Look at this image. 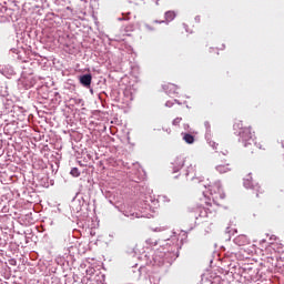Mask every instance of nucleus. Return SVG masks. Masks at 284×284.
Here are the masks:
<instances>
[{"instance_id":"1","label":"nucleus","mask_w":284,"mask_h":284,"mask_svg":"<svg viewBox=\"0 0 284 284\" xmlns=\"http://www.w3.org/2000/svg\"><path fill=\"white\" fill-rule=\"evenodd\" d=\"M235 130H240V139L244 146L255 145L256 135L252 131V126H243V121H237L234 124Z\"/></svg>"},{"instance_id":"2","label":"nucleus","mask_w":284,"mask_h":284,"mask_svg":"<svg viewBox=\"0 0 284 284\" xmlns=\"http://www.w3.org/2000/svg\"><path fill=\"white\" fill-rule=\"evenodd\" d=\"M243 185L246 189L255 190L257 197L260 196V193L264 192L260 183H254L252 174H246V176L243 179Z\"/></svg>"},{"instance_id":"3","label":"nucleus","mask_w":284,"mask_h":284,"mask_svg":"<svg viewBox=\"0 0 284 284\" xmlns=\"http://www.w3.org/2000/svg\"><path fill=\"white\" fill-rule=\"evenodd\" d=\"M185 165V159L180 156V158H175L172 162H171V170L173 171V173H178L180 172V170H182V168Z\"/></svg>"},{"instance_id":"4","label":"nucleus","mask_w":284,"mask_h":284,"mask_svg":"<svg viewBox=\"0 0 284 284\" xmlns=\"http://www.w3.org/2000/svg\"><path fill=\"white\" fill-rule=\"evenodd\" d=\"M210 192L211 194H213V201H219V197H221V200H224L225 197V194L223 193L221 185H219L217 183L211 186Z\"/></svg>"},{"instance_id":"5","label":"nucleus","mask_w":284,"mask_h":284,"mask_svg":"<svg viewBox=\"0 0 284 284\" xmlns=\"http://www.w3.org/2000/svg\"><path fill=\"white\" fill-rule=\"evenodd\" d=\"M234 243L237 244V246H246L251 241L246 235H239L235 237Z\"/></svg>"},{"instance_id":"6","label":"nucleus","mask_w":284,"mask_h":284,"mask_svg":"<svg viewBox=\"0 0 284 284\" xmlns=\"http://www.w3.org/2000/svg\"><path fill=\"white\" fill-rule=\"evenodd\" d=\"M80 83L89 88L92 83V74H82V77H80Z\"/></svg>"},{"instance_id":"7","label":"nucleus","mask_w":284,"mask_h":284,"mask_svg":"<svg viewBox=\"0 0 284 284\" xmlns=\"http://www.w3.org/2000/svg\"><path fill=\"white\" fill-rule=\"evenodd\" d=\"M183 140L185 141V143L192 144L194 143L195 139L192 133H183Z\"/></svg>"},{"instance_id":"8","label":"nucleus","mask_w":284,"mask_h":284,"mask_svg":"<svg viewBox=\"0 0 284 284\" xmlns=\"http://www.w3.org/2000/svg\"><path fill=\"white\" fill-rule=\"evenodd\" d=\"M216 170L221 174L227 173V172H230V165H217Z\"/></svg>"},{"instance_id":"9","label":"nucleus","mask_w":284,"mask_h":284,"mask_svg":"<svg viewBox=\"0 0 284 284\" xmlns=\"http://www.w3.org/2000/svg\"><path fill=\"white\" fill-rule=\"evenodd\" d=\"M71 176L79 178L80 176V170L79 168H72L70 171Z\"/></svg>"},{"instance_id":"10","label":"nucleus","mask_w":284,"mask_h":284,"mask_svg":"<svg viewBox=\"0 0 284 284\" xmlns=\"http://www.w3.org/2000/svg\"><path fill=\"white\" fill-rule=\"evenodd\" d=\"M165 16H166L168 21H173V19L175 18V12L169 11V12H166Z\"/></svg>"},{"instance_id":"11","label":"nucleus","mask_w":284,"mask_h":284,"mask_svg":"<svg viewBox=\"0 0 284 284\" xmlns=\"http://www.w3.org/2000/svg\"><path fill=\"white\" fill-rule=\"evenodd\" d=\"M182 122V118H174V120H173V124H174V126H178L180 123Z\"/></svg>"},{"instance_id":"12","label":"nucleus","mask_w":284,"mask_h":284,"mask_svg":"<svg viewBox=\"0 0 284 284\" xmlns=\"http://www.w3.org/2000/svg\"><path fill=\"white\" fill-rule=\"evenodd\" d=\"M195 21H196L197 23H201V16H196Z\"/></svg>"},{"instance_id":"13","label":"nucleus","mask_w":284,"mask_h":284,"mask_svg":"<svg viewBox=\"0 0 284 284\" xmlns=\"http://www.w3.org/2000/svg\"><path fill=\"white\" fill-rule=\"evenodd\" d=\"M210 52H215L216 54H220L217 49H210Z\"/></svg>"}]
</instances>
